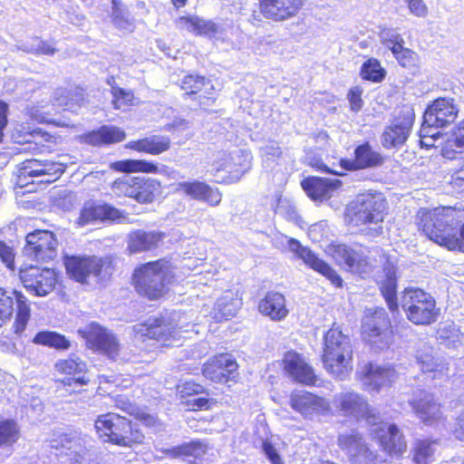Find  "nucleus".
Segmentation results:
<instances>
[{
  "label": "nucleus",
  "mask_w": 464,
  "mask_h": 464,
  "mask_svg": "<svg viewBox=\"0 0 464 464\" xmlns=\"http://www.w3.org/2000/svg\"><path fill=\"white\" fill-rule=\"evenodd\" d=\"M417 225L430 240L449 250L464 253V209L441 207L421 208L417 216Z\"/></svg>",
  "instance_id": "1"
},
{
  "label": "nucleus",
  "mask_w": 464,
  "mask_h": 464,
  "mask_svg": "<svg viewBox=\"0 0 464 464\" xmlns=\"http://www.w3.org/2000/svg\"><path fill=\"white\" fill-rule=\"evenodd\" d=\"M386 201L382 193L366 192L357 196L346 208L345 220L349 226L369 237L382 233Z\"/></svg>",
  "instance_id": "2"
},
{
  "label": "nucleus",
  "mask_w": 464,
  "mask_h": 464,
  "mask_svg": "<svg viewBox=\"0 0 464 464\" xmlns=\"http://www.w3.org/2000/svg\"><path fill=\"white\" fill-rule=\"evenodd\" d=\"M40 100L26 108V115L39 123L53 122L51 116L62 111L77 112L83 102L81 92L67 89H57L51 98L48 92L39 95Z\"/></svg>",
  "instance_id": "3"
},
{
  "label": "nucleus",
  "mask_w": 464,
  "mask_h": 464,
  "mask_svg": "<svg viewBox=\"0 0 464 464\" xmlns=\"http://www.w3.org/2000/svg\"><path fill=\"white\" fill-rule=\"evenodd\" d=\"M95 429L103 441L120 446L130 447L143 440V435L133 428L128 419L113 412L99 415L95 420Z\"/></svg>",
  "instance_id": "4"
},
{
  "label": "nucleus",
  "mask_w": 464,
  "mask_h": 464,
  "mask_svg": "<svg viewBox=\"0 0 464 464\" xmlns=\"http://www.w3.org/2000/svg\"><path fill=\"white\" fill-rule=\"evenodd\" d=\"M136 291L150 300L161 297L169 283V270L167 261L158 260L137 268L133 274Z\"/></svg>",
  "instance_id": "5"
},
{
  "label": "nucleus",
  "mask_w": 464,
  "mask_h": 464,
  "mask_svg": "<svg viewBox=\"0 0 464 464\" xmlns=\"http://www.w3.org/2000/svg\"><path fill=\"white\" fill-rule=\"evenodd\" d=\"M401 305L408 319L415 324H430L439 315L434 297L420 288L405 289Z\"/></svg>",
  "instance_id": "6"
},
{
  "label": "nucleus",
  "mask_w": 464,
  "mask_h": 464,
  "mask_svg": "<svg viewBox=\"0 0 464 464\" xmlns=\"http://www.w3.org/2000/svg\"><path fill=\"white\" fill-rule=\"evenodd\" d=\"M112 192L118 197H129L139 203H150L161 192L160 183L145 177L123 176L111 185Z\"/></svg>",
  "instance_id": "7"
},
{
  "label": "nucleus",
  "mask_w": 464,
  "mask_h": 464,
  "mask_svg": "<svg viewBox=\"0 0 464 464\" xmlns=\"http://www.w3.org/2000/svg\"><path fill=\"white\" fill-rule=\"evenodd\" d=\"M333 404L341 415L356 420L364 419L371 426L377 424V420H380L375 410L370 408L367 400L353 391L336 393L333 399Z\"/></svg>",
  "instance_id": "8"
},
{
  "label": "nucleus",
  "mask_w": 464,
  "mask_h": 464,
  "mask_svg": "<svg viewBox=\"0 0 464 464\" xmlns=\"http://www.w3.org/2000/svg\"><path fill=\"white\" fill-rule=\"evenodd\" d=\"M362 334L368 343L379 350L389 348L392 343L393 333L391 322L383 308H377L365 316Z\"/></svg>",
  "instance_id": "9"
},
{
  "label": "nucleus",
  "mask_w": 464,
  "mask_h": 464,
  "mask_svg": "<svg viewBox=\"0 0 464 464\" xmlns=\"http://www.w3.org/2000/svg\"><path fill=\"white\" fill-rule=\"evenodd\" d=\"M459 108L452 98H438L429 105L423 115L422 132L435 135L433 130L446 127L456 120Z\"/></svg>",
  "instance_id": "10"
},
{
  "label": "nucleus",
  "mask_w": 464,
  "mask_h": 464,
  "mask_svg": "<svg viewBox=\"0 0 464 464\" xmlns=\"http://www.w3.org/2000/svg\"><path fill=\"white\" fill-rule=\"evenodd\" d=\"M338 446L352 464H389L387 461L382 460L376 452L369 448L362 434L357 430L340 434Z\"/></svg>",
  "instance_id": "11"
},
{
  "label": "nucleus",
  "mask_w": 464,
  "mask_h": 464,
  "mask_svg": "<svg viewBox=\"0 0 464 464\" xmlns=\"http://www.w3.org/2000/svg\"><path fill=\"white\" fill-rule=\"evenodd\" d=\"M64 264L67 274L82 284L88 283L91 278L102 280L109 275V267H104V261L96 256H68Z\"/></svg>",
  "instance_id": "12"
},
{
  "label": "nucleus",
  "mask_w": 464,
  "mask_h": 464,
  "mask_svg": "<svg viewBox=\"0 0 464 464\" xmlns=\"http://www.w3.org/2000/svg\"><path fill=\"white\" fill-rule=\"evenodd\" d=\"M88 346L108 358L116 361L120 356L121 344L117 337L106 328L96 323H92L78 330Z\"/></svg>",
  "instance_id": "13"
},
{
  "label": "nucleus",
  "mask_w": 464,
  "mask_h": 464,
  "mask_svg": "<svg viewBox=\"0 0 464 464\" xmlns=\"http://www.w3.org/2000/svg\"><path fill=\"white\" fill-rule=\"evenodd\" d=\"M137 336L153 339L164 346L174 345L179 341L183 331L181 325L174 324L172 320L149 319L144 324L134 327Z\"/></svg>",
  "instance_id": "14"
},
{
  "label": "nucleus",
  "mask_w": 464,
  "mask_h": 464,
  "mask_svg": "<svg viewBox=\"0 0 464 464\" xmlns=\"http://www.w3.org/2000/svg\"><path fill=\"white\" fill-rule=\"evenodd\" d=\"M64 171V165L60 162L40 160H27L21 163L18 170V183L24 186L29 183L28 178L40 179V183H51L56 180Z\"/></svg>",
  "instance_id": "15"
},
{
  "label": "nucleus",
  "mask_w": 464,
  "mask_h": 464,
  "mask_svg": "<svg viewBox=\"0 0 464 464\" xmlns=\"http://www.w3.org/2000/svg\"><path fill=\"white\" fill-rule=\"evenodd\" d=\"M330 253L339 265L345 266L351 272L363 275L371 270L368 250L362 246L334 245L330 247Z\"/></svg>",
  "instance_id": "16"
},
{
  "label": "nucleus",
  "mask_w": 464,
  "mask_h": 464,
  "mask_svg": "<svg viewBox=\"0 0 464 464\" xmlns=\"http://www.w3.org/2000/svg\"><path fill=\"white\" fill-rule=\"evenodd\" d=\"M20 278L24 286L38 296L50 294L57 283L54 270L30 266L20 269Z\"/></svg>",
  "instance_id": "17"
},
{
  "label": "nucleus",
  "mask_w": 464,
  "mask_h": 464,
  "mask_svg": "<svg viewBox=\"0 0 464 464\" xmlns=\"http://www.w3.org/2000/svg\"><path fill=\"white\" fill-rule=\"evenodd\" d=\"M414 121V111L403 108L388 125L382 135V144L386 149L398 148L407 140Z\"/></svg>",
  "instance_id": "18"
},
{
  "label": "nucleus",
  "mask_w": 464,
  "mask_h": 464,
  "mask_svg": "<svg viewBox=\"0 0 464 464\" xmlns=\"http://www.w3.org/2000/svg\"><path fill=\"white\" fill-rule=\"evenodd\" d=\"M25 240V256L43 262L53 260L56 256L58 242L53 232L35 230L29 233Z\"/></svg>",
  "instance_id": "19"
},
{
  "label": "nucleus",
  "mask_w": 464,
  "mask_h": 464,
  "mask_svg": "<svg viewBox=\"0 0 464 464\" xmlns=\"http://www.w3.org/2000/svg\"><path fill=\"white\" fill-rule=\"evenodd\" d=\"M289 402L294 411L306 419L327 415L332 410L329 400L304 391L293 392Z\"/></svg>",
  "instance_id": "20"
},
{
  "label": "nucleus",
  "mask_w": 464,
  "mask_h": 464,
  "mask_svg": "<svg viewBox=\"0 0 464 464\" xmlns=\"http://www.w3.org/2000/svg\"><path fill=\"white\" fill-rule=\"evenodd\" d=\"M371 434L378 440L381 448L391 456H401L406 451L407 443L402 432L392 423L377 420L372 426Z\"/></svg>",
  "instance_id": "21"
},
{
  "label": "nucleus",
  "mask_w": 464,
  "mask_h": 464,
  "mask_svg": "<svg viewBox=\"0 0 464 464\" xmlns=\"http://www.w3.org/2000/svg\"><path fill=\"white\" fill-rule=\"evenodd\" d=\"M285 239L287 241L289 250L302 259L308 267L325 276L334 286L341 287L343 285V280L337 272L309 248L303 246L296 239L287 237H285Z\"/></svg>",
  "instance_id": "22"
},
{
  "label": "nucleus",
  "mask_w": 464,
  "mask_h": 464,
  "mask_svg": "<svg viewBox=\"0 0 464 464\" xmlns=\"http://www.w3.org/2000/svg\"><path fill=\"white\" fill-rule=\"evenodd\" d=\"M396 379V372L390 365L367 363L361 372L360 380L363 390L368 392H380L389 388Z\"/></svg>",
  "instance_id": "23"
},
{
  "label": "nucleus",
  "mask_w": 464,
  "mask_h": 464,
  "mask_svg": "<svg viewBox=\"0 0 464 464\" xmlns=\"http://www.w3.org/2000/svg\"><path fill=\"white\" fill-rule=\"evenodd\" d=\"M238 364L231 354L220 353L204 363L202 374L213 382L225 383L237 375Z\"/></svg>",
  "instance_id": "24"
},
{
  "label": "nucleus",
  "mask_w": 464,
  "mask_h": 464,
  "mask_svg": "<svg viewBox=\"0 0 464 464\" xmlns=\"http://www.w3.org/2000/svg\"><path fill=\"white\" fill-rule=\"evenodd\" d=\"M416 362L420 371L439 382H445L449 378L448 364L433 355V348L422 343L416 351Z\"/></svg>",
  "instance_id": "25"
},
{
  "label": "nucleus",
  "mask_w": 464,
  "mask_h": 464,
  "mask_svg": "<svg viewBox=\"0 0 464 464\" xmlns=\"http://www.w3.org/2000/svg\"><path fill=\"white\" fill-rule=\"evenodd\" d=\"M304 0H260V11L266 18L282 22L295 17Z\"/></svg>",
  "instance_id": "26"
},
{
  "label": "nucleus",
  "mask_w": 464,
  "mask_h": 464,
  "mask_svg": "<svg viewBox=\"0 0 464 464\" xmlns=\"http://www.w3.org/2000/svg\"><path fill=\"white\" fill-rule=\"evenodd\" d=\"M323 362L325 370L334 378L344 380L353 370V346L334 349V353L324 351Z\"/></svg>",
  "instance_id": "27"
},
{
  "label": "nucleus",
  "mask_w": 464,
  "mask_h": 464,
  "mask_svg": "<svg viewBox=\"0 0 464 464\" xmlns=\"http://www.w3.org/2000/svg\"><path fill=\"white\" fill-rule=\"evenodd\" d=\"M410 404L416 416L426 425H432L442 418L440 404L436 401L431 393L420 391L411 399Z\"/></svg>",
  "instance_id": "28"
},
{
  "label": "nucleus",
  "mask_w": 464,
  "mask_h": 464,
  "mask_svg": "<svg viewBox=\"0 0 464 464\" xmlns=\"http://www.w3.org/2000/svg\"><path fill=\"white\" fill-rule=\"evenodd\" d=\"M285 371L296 382L314 385L316 376L304 358L295 352H287L283 359Z\"/></svg>",
  "instance_id": "29"
},
{
  "label": "nucleus",
  "mask_w": 464,
  "mask_h": 464,
  "mask_svg": "<svg viewBox=\"0 0 464 464\" xmlns=\"http://www.w3.org/2000/svg\"><path fill=\"white\" fill-rule=\"evenodd\" d=\"M181 89L187 95L196 96L202 108L209 106L214 100V86L211 82L199 75H186L181 81Z\"/></svg>",
  "instance_id": "30"
},
{
  "label": "nucleus",
  "mask_w": 464,
  "mask_h": 464,
  "mask_svg": "<svg viewBox=\"0 0 464 464\" xmlns=\"http://www.w3.org/2000/svg\"><path fill=\"white\" fill-rule=\"evenodd\" d=\"M126 218L123 213L119 209L113 208L108 204H98L95 205L92 202L84 204L80 217L78 218V224L80 226H85L92 221L102 220V221H116L121 222Z\"/></svg>",
  "instance_id": "31"
},
{
  "label": "nucleus",
  "mask_w": 464,
  "mask_h": 464,
  "mask_svg": "<svg viewBox=\"0 0 464 464\" xmlns=\"http://www.w3.org/2000/svg\"><path fill=\"white\" fill-rule=\"evenodd\" d=\"M301 185L314 201H324L330 198L334 192L341 188L342 181L338 179L310 177L304 179Z\"/></svg>",
  "instance_id": "32"
},
{
  "label": "nucleus",
  "mask_w": 464,
  "mask_h": 464,
  "mask_svg": "<svg viewBox=\"0 0 464 464\" xmlns=\"http://www.w3.org/2000/svg\"><path fill=\"white\" fill-rule=\"evenodd\" d=\"M176 190L193 199L205 201L210 206H218L222 198V194L218 188L198 180L179 182Z\"/></svg>",
  "instance_id": "33"
},
{
  "label": "nucleus",
  "mask_w": 464,
  "mask_h": 464,
  "mask_svg": "<svg viewBox=\"0 0 464 464\" xmlns=\"http://www.w3.org/2000/svg\"><path fill=\"white\" fill-rule=\"evenodd\" d=\"M354 156L353 160H342V169L352 170L373 168L382 165L383 162L382 156L373 150L368 143L358 146L354 150Z\"/></svg>",
  "instance_id": "34"
},
{
  "label": "nucleus",
  "mask_w": 464,
  "mask_h": 464,
  "mask_svg": "<svg viewBox=\"0 0 464 464\" xmlns=\"http://www.w3.org/2000/svg\"><path fill=\"white\" fill-rule=\"evenodd\" d=\"M259 312L273 321H281L288 314L285 298L277 292H269L258 304Z\"/></svg>",
  "instance_id": "35"
},
{
  "label": "nucleus",
  "mask_w": 464,
  "mask_h": 464,
  "mask_svg": "<svg viewBox=\"0 0 464 464\" xmlns=\"http://www.w3.org/2000/svg\"><path fill=\"white\" fill-rule=\"evenodd\" d=\"M377 283L380 285L381 292L391 311L398 309L396 293L397 278L395 267L387 265L383 267L382 274L378 276Z\"/></svg>",
  "instance_id": "36"
},
{
  "label": "nucleus",
  "mask_w": 464,
  "mask_h": 464,
  "mask_svg": "<svg viewBox=\"0 0 464 464\" xmlns=\"http://www.w3.org/2000/svg\"><path fill=\"white\" fill-rule=\"evenodd\" d=\"M171 140L169 136L151 135L138 140L130 141L127 148L150 155H160L170 149Z\"/></svg>",
  "instance_id": "37"
},
{
  "label": "nucleus",
  "mask_w": 464,
  "mask_h": 464,
  "mask_svg": "<svg viewBox=\"0 0 464 464\" xmlns=\"http://www.w3.org/2000/svg\"><path fill=\"white\" fill-rule=\"evenodd\" d=\"M178 26L196 35L213 37L219 32V27L215 23L198 16H182L178 22Z\"/></svg>",
  "instance_id": "38"
},
{
  "label": "nucleus",
  "mask_w": 464,
  "mask_h": 464,
  "mask_svg": "<svg viewBox=\"0 0 464 464\" xmlns=\"http://www.w3.org/2000/svg\"><path fill=\"white\" fill-rule=\"evenodd\" d=\"M125 132L118 127L103 126L82 136V140L92 145L114 143L123 140Z\"/></svg>",
  "instance_id": "39"
},
{
  "label": "nucleus",
  "mask_w": 464,
  "mask_h": 464,
  "mask_svg": "<svg viewBox=\"0 0 464 464\" xmlns=\"http://www.w3.org/2000/svg\"><path fill=\"white\" fill-rule=\"evenodd\" d=\"M160 240L158 233L137 230L128 237V249L130 253L148 251L155 247Z\"/></svg>",
  "instance_id": "40"
},
{
  "label": "nucleus",
  "mask_w": 464,
  "mask_h": 464,
  "mask_svg": "<svg viewBox=\"0 0 464 464\" xmlns=\"http://www.w3.org/2000/svg\"><path fill=\"white\" fill-rule=\"evenodd\" d=\"M111 168L121 172L160 173L159 167L153 162L143 160H125L115 161Z\"/></svg>",
  "instance_id": "41"
},
{
  "label": "nucleus",
  "mask_w": 464,
  "mask_h": 464,
  "mask_svg": "<svg viewBox=\"0 0 464 464\" xmlns=\"http://www.w3.org/2000/svg\"><path fill=\"white\" fill-rule=\"evenodd\" d=\"M464 151V120L459 122L455 131L444 142L441 154L444 158L453 160L457 153Z\"/></svg>",
  "instance_id": "42"
},
{
  "label": "nucleus",
  "mask_w": 464,
  "mask_h": 464,
  "mask_svg": "<svg viewBox=\"0 0 464 464\" xmlns=\"http://www.w3.org/2000/svg\"><path fill=\"white\" fill-rule=\"evenodd\" d=\"M33 343L56 350H68L71 346L70 341L64 335L53 331L37 333L33 339Z\"/></svg>",
  "instance_id": "43"
},
{
  "label": "nucleus",
  "mask_w": 464,
  "mask_h": 464,
  "mask_svg": "<svg viewBox=\"0 0 464 464\" xmlns=\"http://www.w3.org/2000/svg\"><path fill=\"white\" fill-rule=\"evenodd\" d=\"M437 441L428 439L418 440L414 444L413 460L416 464H430L434 460Z\"/></svg>",
  "instance_id": "44"
},
{
  "label": "nucleus",
  "mask_w": 464,
  "mask_h": 464,
  "mask_svg": "<svg viewBox=\"0 0 464 464\" xmlns=\"http://www.w3.org/2000/svg\"><path fill=\"white\" fill-rule=\"evenodd\" d=\"M171 456L181 458L183 460L192 463L189 458L200 459L207 452V446L199 441H192L183 444L169 450Z\"/></svg>",
  "instance_id": "45"
},
{
  "label": "nucleus",
  "mask_w": 464,
  "mask_h": 464,
  "mask_svg": "<svg viewBox=\"0 0 464 464\" xmlns=\"http://www.w3.org/2000/svg\"><path fill=\"white\" fill-rule=\"evenodd\" d=\"M352 346L350 337L343 334L338 327L329 329L324 338V352L330 351L334 353V349H343Z\"/></svg>",
  "instance_id": "46"
},
{
  "label": "nucleus",
  "mask_w": 464,
  "mask_h": 464,
  "mask_svg": "<svg viewBox=\"0 0 464 464\" xmlns=\"http://www.w3.org/2000/svg\"><path fill=\"white\" fill-rule=\"evenodd\" d=\"M239 308V301L232 297L228 293L219 298L214 307L215 317L228 320L235 316Z\"/></svg>",
  "instance_id": "47"
},
{
  "label": "nucleus",
  "mask_w": 464,
  "mask_h": 464,
  "mask_svg": "<svg viewBox=\"0 0 464 464\" xmlns=\"http://www.w3.org/2000/svg\"><path fill=\"white\" fill-rule=\"evenodd\" d=\"M112 21L116 27L124 32H130L133 19L121 0H112Z\"/></svg>",
  "instance_id": "48"
},
{
  "label": "nucleus",
  "mask_w": 464,
  "mask_h": 464,
  "mask_svg": "<svg viewBox=\"0 0 464 464\" xmlns=\"http://www.w3.org/2000/svg\"><path fill=\"white\" fill-rule=\"evenodd\" d=\"M14 296L17 303V314L14 322V332L21 334L25 329L30 318V307L26 297L20 292L14 291Z\"/></svg>",
  "instance_id": "49"
},
{
  "label": "nucleus",
  "mask_w": 464,
  "mask_h": 464,
  "mask_svg": "<svg viewBox=\"0 0 464 464\" xmlns=\"http://www.w3.org/2000/svg\"><path fill=\"white\" fill-rule=\"evenodd\" d=\"M54 367L58 372L67 375L83 373L87 368L86 363L75 354L70 355L67 359L59 360Z\"/></svg>",
  "instance_id": "50"
},
{
  "label": "nucleus",
  "mask_w": 464,
  "mask_h": 464,
  "mask_svg": "<svg viewBox=\"0 0 464 464\" xmlns=\"http://www.w3.org/2000/svg\"><path fill=\"white\" fill-rule=\"evenodd\" d=\"M20 437V428L13 420H0V447L14 445Z\"/></svg>",
  "instance_id": "51"
},
{
  "label": "nucleus",
  "mask_w": 464,
  "mask_h": 464,
  "mask_svg": "<svg viewBox=\"0 0 464 464\" xmlns=\"http://www.w3.org/2000/svg\"><path fill=\"white\" fill-rule=\"evenodd\" d=\"M63 448L66 449L69 452H65L66 455H74L76 461L85 453V441L84 439L76 434H66L63 440Z\"/></svg>",
  "instance_id": "52"
},
{
  "label": "nucleus",
  "mask_w": 464,
  "mask_h": 464,
  "mask_svg": "<svg viewBox=\"0 0 464 464\" xmlns=\"http://www.w3.org/2000/svg\"><path fill=\"white\" fill-rule=\"evenodd\" d=\"M361 75L363 79L372 82H381L385 76V71L376 59L367 60L361 68Z\"/></svg>",
  "instance_id": "53"
},
{
  "label": "nucleus",
  "mask_w": 464,
  "mask_h": 464,
  "mask_svg": "<svg viewBox=\"0 0 464 464\" xmlns=\"http://www.w3.org/2000/svg\"><path fill=\"white\" fill-rule=\"evenodd\" d=\"M114 401L117 408L122 410L130 415H135L138 418H140L146 425L150 426L155 423V418L153 416L145 413H140L137 407L130 403L128 398L125 396L119 395L115 398Z\"/></svg>",
  "instance_id": "54"
},
{
  "label": "nucleus",
  "mask_w": 464,
  "mask_h": 464,
  "mask_svg": "<svg viewBox=\"0 0 464 464\" xmlns=\"http://www.w3.org/2000/svg\"><path fill=\"white\" fill-rule=\"evenodd\" d=\"M380 39L382 45L391 50L392 53L404 45V39L395 29L383 28L380 32Z\"/></svg>",
  "instance_id": "55"
},
{
  "label": "nucleus",
  "mask_w": 464,
  "mask_h": 464,
  "mask_svg": "<svg viewBox=\"0 0 464 464\" xmlns=\"http://www.w3.org/2000/svg\"><path fill=\"white\" fill-rule=\"evenodd\" d=\"M14 294L0 288V326L10 319L14 312Z\"/></svg>",
  "instance_id": "56"
},
{
  "label": "nucleus",
  "mask_w": 464,
  "mask_h": 464,
  "mask_svg": "<svg viewBox=\"0 0 464 464\" xmlns=\"http://www.w3.org/2000/svg\"><path fill=\"white\" fill-rule=\"evenodd\" d=\"M392 54L402 67L412 68L419 64V55L412 50L405 48L403 45L394 50Z\"/></svg>",
  "instance_id": "57"
},
{
  "label": "nucleus",
  "mask_w": 464,
  "mask_h": 464,
  "mask_svg": "<svg viewBox=\"0 0 464 464\" xmlns=\"http://www.w3.org/2000/svg\"><path fill=\"white\" fill-rule=\"evenodd\" d=\"M17 48L26 53H43L47 55L53 54L55 52V49L52 45L39 38H33L30 42L17 46Z\"/></svg>",
  "instance_id": "58"
},
{
  "label": "nucleus",
  "mask_w": 464,
  "mask_h": 464,
  "mask_svg": "<svg viewBox=\"0 0 464 464\" xmlns=\"http://www.w3.org/2000/svg\"><path fill=\"white\" fill-rule=\"evenodd\" d=\"M20 132V130H16L13 134V137L17 143H36L38 139L48 140L51 137L48 133L43 132L40 129L33 130L32 131L25 133L24 136L21 135Z\"/></svg>",
  "instance_id": "59"
},
{
  "label": "nucleus",
  "mask_w": 464,
  "mask_h": 464,
  "mask_svg": "<svg viewBox=\"0 0 464 464\" xmlns=\"http://www.w3.org/2000/svg\"><path fill=\"white\" fill-rule=\"evenodd\" d=\"M111 93L113 95V104L115 109H121L124 106L131 104L134 98L131 92H127L120 87L112 86Z\"/></svg>",
  "instance_id": "60"
},
{
  "label": "nucleus",
  "mask_w": 464,
  "mask_h": 464,
  "mask_svg": "<svg viewBox=\"0 0 464 464\" xmlns=\"http://www.w3.org/2000/svg\"><path fill=\"white\" fill-rule=\"evenodd\" d=\"M276 212L278 215L285 218L288 220H292V221L296 220L297 217H298V214H297L295 208L293 206H291L286 200H284V199L278 200V203H277V206L276 208Z\"/></svg>",
  "instance_id": "61"
},
{
  "label": "nucleus",
  "mask_w": 464,
  "mask_h": 464,
  "mask_svg": "<svg viewBox=\"0 0 464 464\" xmlns=\"http://www.w3.org/2000/svg\"><path fill=\"white\" fill-rule=\"evenodd\" d=\"M411 14L423 18L428 14V7L423 0H404Z\"/></svg>",
  "instance_id": "62"
},
{
  "label": "nucleus",
  "mask_w": 464,
  "mask_h": 464,
  "mask_svg": "<svg viewBox=\"0 0 464 464\" xmlns=\"http://www.w3.org/2000/svg\"><path fill=\"white\" fill-rule=\"evenodd\" d=\"M179 390L181 396L185 397L202 393L204 392V387L194 382H185L179 387Z\"/></svg>",
  "instance_id": "63"
},
{
  "label": "nucleus",
  "mask_w": 464,
  "mask_h": 464,
  "mask_svg": "<svg viewBox=\"0 0 464 464\" xmlns=\"http://www.w3.org/2000/svg\"><path fill=\"white\" fill-rule=\"evenodd\" d=\"M362 91L357 86L352 88L348 93L351 109L354 111H360L362 107Z\"/></svg>",
  "instance_id": "64"
}]
</instances>
